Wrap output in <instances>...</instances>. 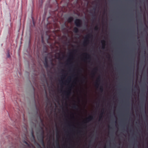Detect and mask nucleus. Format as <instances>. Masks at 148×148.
Wrapping results in <instances>:
<instances>
[{"label":"nucleus","instance_id":"4","mask_svg":"<svg viewBox=\"0 0 148 148\" xmlns=\"http://www.w3.org/2000/svg\"><path fill=\"white\" fill-rule=\"evenodd\" d=\"M73 20V19L72 18H70L69 19V21L70 22L71 21Z\"/></svg>","mask_w":148,"mask_h":148},{"label":"nucleus","instance_id":"3","mask_svg":"<svg viewBox=\"0 0 148 148\" xmlns=\"http://www.w3.org/2000/svg\"><path fill=\"white\" fill-rule=\"evenodd\" d=\"M7 56L8 58H9L10 57V56L9 54V52L8 53Z\"/></svg>","mask_w":148,"mask_h":148},{"label":"nucleus","instance_id":"1","mask_svg":"<svg viewBox=\"0 0 148 148\" xmlns=\"http://www.w3.org/2000/svg\"><path fill=\"white\" fill-rule=\"evenodd\" d=\"M75 23L77 26H79L81 23V21L78 19H77L75 20Z\"/></svg>","mask_w":148,"mask_h":148},{"label":"nucleus","instance_id":"2","mask_svg":"<svg viewBox=\"0 0 148 148\" xmlns=\"http://www.w3.org/2000/svg\"><path fill=\"white\" fill-rule=\"evenodd\" d=\"M74 32H77L78 31V29L76 27L74 28Z\"/></svg>","mask_w":148,"mask_h":148}]
</instances>
